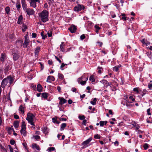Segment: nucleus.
I'll return each mask as SVG.
<instances>
[{"mask_svg":"<svg viewBox=\"0 0 152 152\" xmlns=\"http://www.w3.org/2000/svg\"><path fill=\"white\" fill-rule=\"evenodd\" d=\"M24 42L23 43V48H26L27 47V46L29 45V42L30 40L28 39L26 37H25Z\"/></svg>","mask_w":152,"mask_h":152,"instance_id":"7","label":"nucleus"},{"mask_svg":"<svg viewBox=\"0 0 152 152\" xmlns=\"http://www.w3.org/2000/svg\"><path fill=\"white\" fill-rule=\"evenodd\" d=\"M98 69H99V70L98 71V73L99 74H100L102 72V67H98Z\"/></svg>","mask_w":152,"mask_h":152,"instance_id":"41","label":"nucleus"},{"mask_svg":"<svg viewBox=\"0 0 152 152\" xmlns=\"http://www.w3.org/2000/svg\"><path fill=\"white\" fill-rule=\"evenodd\" d=\"M94 77L93 75H91L90 76L89 79V80L92 82H94L95 81Z\"/></svg>","mask_w":152,"mask_h":152,"instance_id":"32","label":"nucleus"},{"mask_svg":"<svg viewBox=\"0 0 152 152\" xmlns=\"http://www.w3.org/2000/svg\"><path fill=\"white\" fill-rule=\"evenodd\" d=\"M48 36L49 37H51L52 36V33L51 31H50V32H48L47 33Z\"/></svg>","mask_w":152,"mask_h":152,"instance_id":"57","label":"nucleus"},{"mask_svg":"<svg viewBox=\"0 0 152 152\" xmlns=\"http://www.w3.org/2000/svg\"><path fill=\"white\" fill-rule=\"evenodd\" d=\"M14 79L10 76H8L7 78L4 79L2 81L1 86L4 88L8 84V86H10L13 83Z\"/></svg>","mask_w":152,"mask_h":152,"instance_id":"2","label":"nucleus"},{"mask_svg":"<svg viewBox=\"0 0 152 152\" xmlns=\"http://www.w3.org/2000/svg\"><path fill=\"white\" fill-rule=\"evenodd\" d=\"M66 124L65 123L62 124L61 126L60 130L62 131L64 130V128L66 126Z\"/></svg>","mask_w":152,"mask_h":152,"instance_id":"26","label":"nucleus"},{"mask_svg":"<svg viewBox=\"0 0 152 152\" xmlns=\"http://www.w3.org/2000/svg\"><path fill=\"white\" fill-rule=\"evenodd\" d=\"M34 137L35 139L37 140L39 139L40 138V137L38 135H35L34 136Z\"/></svg>","mask_w":152,"mask_h":152,"instance_id":"53","label":"nucleus"},{"mask_svg":"<svg viewBox=\"0 0 152 152\" xmlns=\"http://www.w3.org/2000/svg\"><path fill=\"white\" fill-rule=\"evenodd\" d=\"M61 87L59 86H57V89L58 91V92L59 93L61 92Z\"/></svg>","mask_w":152,"mask_h":152,"instance_id":"60","label":"nucleus"},{"mask_svg":"<svg viewBox=\"0 0 152 152\" xmlns=\"http://www.w3.org/2000/svg\"><path fill=\"white\" fill-rule=\"evenodd\" d=\"M6 57V56L5 54L4 53H2L1 54V56L0 58V61H2V62H3L4 59Z\"/></svg>","mask_w":152,"mask_h":152,"instance_id":"24","label":"nucleus"},{"mask_svg":"<svg viewBox=\"0 0 152 152\" xmlns=\"http://www.w3.org/2000/svg\"><path fill=\"white\" fill-rule=\"evenodd\" d=\"M32 148H36L38 150H40V148L39 146L36 143H33L32 144Z\"/></svg>","mask_w":152,"mask_h":152,"instance_id":"23","label":"nucleus"},{"mask_svg":"<svg viewBox=\"0 0 152 152\" xmlns=\"http://www.w3.org/2000/svg\"><path fill=\"white\" fill-rule=\"evenodd\" d=\"M84 8L85 7L83 5L78 4L74 7L73 10L75 12H79L84 9Z\"/></svg>","mask_w":152,"mask_h":152,"instance_id":"5","label":"nucleus"},{"mask_svg":"<svg viewBox=\"0 0 152 152\" xmlns=\"http://www.w3.org/2000/svg\"><path fill=\"white\" fill-rule=\"evenodd\" d=\"M135 98L134 96H129L128 99L127 100V102H132L135 101Z\"/></svg>","mask_w":152,"mask_h":152,"instance_id":"16","label":"nucleus"},{"mask_svg":"<svg viewBox=\"0 0 152 152\" xmlns=\"http://www.w3.org/2000/svg\"><path fill=\"white\" fill-rule=\"evenodd\" d=\"M55 58L60 63H61V60H60L58 57H57L56 56H55Z\"/></svg>","mask_w":152,"mask_h":152,"instance_id":"61","label":"nucleus"},{"mask_svg":"<svg viewBox=\"0 0 152 152\" xmlns=\"http://www.w3.org/2000/svg\"><path fill=\"white\" fill-rule=\"evenodd\" d=\"M5 10L6 13L8 14L10 11V8L9 7H7L5 8Z\"/></svg>","mask_w":152,"mask_h":152,"instance_id":"35","label":"nucleus"},{"mask_svg":"<svg viewBox=\"0 0 152 152\" xmlns=\"http://www.w3.org/2000/svg\"><path fill=\"white\" fill-rule=\"evenodd\" d=\"M50 80L52 81H54L55 80V78L53 76H49L47 77L46 82H50L49 81V80Z\"/></svg>","mask_w":152,"mask_h":152,"instance_id":"17","label":"nucleus"},{"mask_svg":"<svg viewBox=\"0 0 152 152\" xmlns=\"http://www.w3.org/2000/svg\"><path fill=\"white\" fill-rule=\"evenodd\" d=\"M99 124L101 126H102L104 124V121H100L99 122Z\"/></svg>","mask_w":152,"mask_h":152,"instance_id":"54","label":"nucleus"},{"mask_svg":"<svg viewBox=\"0 0 152 152\" xmlns=\"http://www.w3.org/2000/svg\"><path fill=\"white\" fill-rule=\"evenodd\" d=\"M24 107L22 105H20L19 108V110L20 112L21 113L23 114L25 111L24 110Z\"/></svg>","mask_w":152,"mask_h":152,"instance_id":"18","label":"nucleus"},{"mask_svg":"<svg viewBox=\"0 0 152 152\" xmlns=\"http://www.w3.org/2000/svg\"><path fill=\"white\" fill-rule=\"evenodd\" d=\"M100 137V136L98 134H96L94 136V138L96 139H99Z\"/></svg>","mask_w":152,"mask_h":152,"instance_id":"42","label":"nucleus"},{"mask_svg":"<svg viewBox=\"0 0 152 152\" xmlns=\"http://www.w3.org/2000/svg\"><path fill=\"white\" fill-rule=\"evenodd\" d=\"M85 118V117L84 115H80L79 116V118L81 120H83Z\"/></svg>","mask_w":152,"mask_h":152,"instance_id":"45","label":"nucleus"},{"mask_svg":"<svg viewBox=\"0 0 152 152\" xmlns=\"http://www.w3.org/2000/svg\"><path fill=\"white\" fill-rule=\"evenodd\" d=\"M121 19L124 20H129V18H128L125 17H122L121 18Z\"/></svg>","mask_w":152,"mask_h":152,"instance_id":"56","label":"nucleus"},{"mask_svg":"<svg viewBox=\"0 0 152 152\" xmlns=\"http://www.w3.org/2000/svg\"><path fill=\"white\" fill-rule=\"evenodd\" d=\"M100 82L104 85V86L107 87L108 86H110L109 83L108 81L105 80H102L100 81Z\"/></svg>","mask_w":152,"mask_h":152,"instance_id":"12","label":"nucleus"},{"mask_svg":"<svg viewBox=\"0 0 152 152\" xmlns=\"http://www.w3.org/2000/svg\"><path fill=\"white\" fill-rule=\"evenodd\" d=\"M146 41V40L145 39H144L141 40V42L142 44H145Z\"/></svg>","mask_w":152,"mask_h":152,"instance_id":"64","label":"nucleus"},{"mask_svg":"<svg viewBox=\"0 0 152 152\" xmlns=\"http://www.w3.org/2000/svg\"><path fill=\"white\" fill-rule=\"evenodd\" d=\"M42 97L46 99L48 97V94L46 93H43L42 94Z\"/></svg>","mask_w":152,"mask_h":152,"instance_id":"31","label":"nucleus"},{"mask_svg":"<svg viewBox=\"0 0 152 152\" xmlns=\"http://www.w3.org/2000/svg\"><path fill=\"white\" fill-rule=\"evenodd\" d=\"M95 28L96 29L99 30L100 29V28L98 26L95 25L94 26Z\"/></svg>","mask_w":152,"mask_h":152,"instance_id":"62","label":"nucleus"},{"mask_svg":"<svg viewBox=\"0 0 152 152\" xmlns=\"http://www.w3.org/2000/svg\"><path fill=\"white\" fill-rule=\"evenodd\" d=\"M32 38H35L37 37V34L35 33H33L32 34Z\"/></svg>","mask_w":152,"mask_h":152,"instance_id":"59","label":"nucleus"},{"mask_svg":"<svg viewBox=\"0 0 152 152\" xmlns=\"http://www.w3.org/2000/svg\"><path fill=\"white\" fill-rule=\"evenodd\" d=\"M58 77L59 79H63L64 78V76L62 74L58 73Z\"/></svg>","mask_w":152,"mask_h":152,"instance_id":"36","label":"nucleus"},{"mask_svg":"<svg viewBox=\"0 0 152 152\" xmlns=\"http://www.w3.org/2000/svg\"><path fill=\"white\" fill-rule=\"evenodd\" d=\"M55 149V148L53 147H49L48 148V150L50 152L54 151Z\"/></svg>","mask_w":152,"mask_h":152,"instance_id":"43","label":"nucleus"},{"mask_svg":"<svg viewBox=\"0 0 152 152\" xmlns=\"http://www.w3.org/2000/svg\"><path fill=\"white\" fill-rule=\"evenodd\" d=\"M57 117H55L52 118V121L54 123L59 124V122L57 121Z\"/></svg>","mask_w":152,"mask_h":152,"instance_id":"25","label":"nucleus"},{"mask_svg":"<svg viewBox=\"0 0 152 152\" xmlns=\"http://www.w3.org/2000/svg\"><path fill=\"white\" fill-rule=\"evenodd\" d=\"M21 7L20 4L17 3L16 4V7L17 10H19Z\"/></svg>","mask_w":152,"mask_h":152,"instance_id":"50","label":"nucleus"},{"mask_svg":"<svg viewBox=\"0 0 152 152\" xmlns=\"http://www.w3.org/2000/svg\"><path fill=\"white\" fill-rule=\"evenodd\" d=\"M92 140V137H90L89 139H88L86 140L83 142L82 143V145H87L88 144H89L90 142Z\"/></svg>","mask_w":152,"mask_h":152,"instance_id":"15","label":"nucleus"},{"mask_svg":"<svg viewBox=\"0 0 152 152\" xmlns=\"http://www.w3.org/2000/svg\"><path fill=\"white\" fill-rule=\"evenodd\" d=\"M150 110H151L150 108L148 109L147 110V114L148 115H151V113L150 112Z\"/></svg>","mask_w":152,"mask_h":152,"instance_id":"51","label":"nucleus"},{"mask_svg":"<svg viewBox=\"0 0 152 152\" xmlns=\"http://www.w3.org/2000/svg\"><path fill=\"white\" fill-rule=\"evenodd\" d=\"M8 146L9 147L10 151L11 152H13V148H12L11 146L10 145H9Z\"/></svg>","mask_w":152,"mask_h":152,"instance_id":"58","label":"nucleus"},{"mask_svg":"<svg viewBox=\"0 0 152 152\" xmlns=\"http://www.w3.org/2000/svg\"><path fill=\"white\" fill-rule=\"evenodd\" d=\"M129 97V95H126L124 97V99L126 100V102H127V100L128 99Z\"/></svg>","mask_w":152,"mask_h":152,"instance_id":"46","label":"nucleus"},{"mask_svg":"<svg viewBox=\"0 0 152 152\" xmlns=\"http://www.w3.org/2000/svg\"><path fill=\"white\" fill-rule=\"evenodd\" d=\"M48 128L46 127H44L42 129L43 132L45 134H47L48 132Z\"/></svg>","mask_w":152,"mask_h":152,"instance_id":"30","label":"nucleus"},{"mask_svg":"<svg viewBox=\"0 0 152 152\" xmlns=\"http://www.w3.org/2000/svg\"><path fill=\"white\" fill-rule=\"evenodd\" d=\"M143 146L145 150L147 149L148 148V145L147 143H145L144 144Z\"/></svg>","mask_w":152,"mask_h":152,"instance_id":"44","label":"nucleus"},{"mask_svg":"<svg viewBox=\"0 0 152 152\" xmlns=\"http://www.w3.org/2000/svg\"><path fill=\"white\" fill-rule=\"evenodd\" d=\"M12 67V65L11 64H7L4 69V72L5 73L7 72L9 70L11 69Z\"/></svg>","mask_w":152,"mask_h":152,"instance_id":"8","label":"nucleus"},{"mask_svg":"<svg viewBox=\"0 0 152 152\" xmlns=\"http://www.w3.org/2000/svg\"><path fill=\"white\" fill-rule=\"evenodd\" d=\"M23 9L25 12L28 15H33L34 14L35 12L33 9L26 7L25 8H24Z\"/></svg>","mask_w":152,"mask_h":152,"instance_id":"4","label":"nucleus"},{"mask_svg":"<svg viewBox=\"0 0 152 152\" xmlns=\"http://www.w3.org/2000/svg\"><path fill=\"white\" fill-rule=\"evenodd\" d=\"M14 117L15 119H18L19 118V116L16 114H15L14 115Z\"/></svg>","mask_w":152,"mask_h":152,"instance_id":"52","label":"nucleus"},{"mask_svg":"<svg viewBox=\"0 0 152 152\" xmlns=\"http://www.w3.org/2000/svg\"><path fill=\"white\" fill-rule=\"evenodd\" d=\"M26 128L23 129V128H22L21 130L20 131L21 134L24 137L26 136Z\"/></svg>","mask_w":152,"mask_h":152,"instance_id":"14","label":"nucleus"},{"mask_svg":"<svg viewBox=\"0 0 152 152\" xmlns=\"http://www.w3.org/2000/svg\"><path fill=\"white\" fill-rule=\"evenodd\" d=\"M147 92V91L145 89H144L142 91V94H141L142 96V97L143 96L145 95L146 93V92Z\"/></svg>","mask_w":152,"mask_h":152,"instance_id":"38","label":"nucleus"},{"mask_svg":"<svg viewBox=\"0 0 152 152\" xmlns=\"http://www.w3.org/2000/svg\"><path fill=\"white\" fill-rule=\"evenodd\" d=\"M58 99L60 100L59 104L61 105H62L63 104L65 103L67 101L66 99L62 97H59Z\"/></svg>","mask_w":152,"mask_h":152,"instance_id":"9","label":"nucleus"},{"mask_svg":"<svg viewBox=\"0 0 152 152\" xmlns=\"http://www.w3.org/2000/svg\"><path fill=\"white\" fill-rule=\"evenodd\" d=\"M10 143L11 145H13L15 143V141L14 140L12 139L10 140Z\"/></svg>","mask_w":152,"mask_h":152,"instance_id":"48","label":"nucleus"},{"mask_svg":"<svg viewBox=\"0 0 152 152\" xmlns=\"http://www.w3.org/2000/svg\"><path fill=\"white\" fill-rule=\"evenodd\" d=\"M131 102H126V106L127 107H132L133 105L132 104Z\"/></svg>","mask_w":152,"mask_h":152,"instance_id":"33","label":"nucleus"},{"mask_svg":"<svg viewBox=\"0 0 152 152\" xmlns=\"http://www.w3.org/2000/svg\"><path fill=\"white\" fill-rule=\"evenodd\" d=\"M23 28L22 29V31L23 32H24L25 30L27 29V27L26 25H23Z\"/></svg>","mask_w":152,"mask_h":152,"instance_id":"40","label":"nucleus"},{"mask_svg":"<svg viewBox=\"0 0 152 152\" xmlns=\"http://www.w3.org/2000/svg\"><path fill=\"white\" fill-rule=\"evenodd\" d=\"M68 30L71 33H75L76 32L77 30L76 26L75 25H72L68 29Z\"/></svg>","mask_w":152,"mask_h":152,"instance_id":"10","label":"nucleus"},{"mask_svg":"<svg viewBox=\"0 0 152 152\" xmlns=\"http://www.w3.org/2000/svg\"><path fill=\"white\" fill-rule=\"evenodd\" d=\"M48 11L46 10H44L38 13L39 18L43 23H45L48 20Z\"/></svg>","mask_w":152,"mask_h":152,"instance_id":"1","label":"nucleus"},{"mask_svg":"<svg viewBox=\"0 0 152 152\" xmlns=\"http://www.w3.org/2000/svg\"><path fill=\"white\" fill-rule=\"evenodd\" d=\"M19 121H15L13 123V126L15 128H17L19 126Z\"/></svg>","mask_w":152,"mask_h":152,"instance_id":"19","label":"nucleus"},{"mask_svg":"<svg viewBox=\"0 0 152 152\" xmlns=\"http://www.w3.org/2000/svg\"><path fill=\"white\" fill-rule=\"evenodd\" d=\"M23 19V16L22 15H20L19 16L18 20V23L19 24H21L22 23V20Z\"/></svg>","mask_w":152,"mask_h":152,"instance_id":"21","label":"nucleus"},{"mask_svg":"<svg viewBox=\"0 0 152 152\" xmlns=\"http://www.w3.org/2000/svg\"><path fill=\"white\" fill-rule=\"evenodd\" d=\"M97 101L96 98H94L92 101H91L90 103L93 105H95L96 104V102Z\"/></svg>","mask_w":152,"mask_h":152,"instance_id":"29","label":"nucleus"},{"mask_svg":"<svg viewBox=\"0 0 152 152\" xmlns=\"http://www.w3.org/2000/svg\"><path fill=\"white\" fill-rule=\"evenodd\" d=\"M23 128V129L24 128H26L25 122L24 121H23L22 122L21 128Z\"/></svg>","mask_w":152,"mask_h":152,"instance_id":"37","label":"nucleus"},{"mask_svg":"<svg viewBox=\"0 0 152 152\" xmlns=\"http://www.w3.org/2000/svg\"><path fill=\"white\" fill-rule=\"evenodd\" d=\"M86 37L84 34H82L80 36V39L81 40H83Z\"/></svg>","mask_w":152,"mask_h":152,"instance_id":"49","label":"nucleus"},{"mask_svg":"<svg viewBox=\"0 0 152 152\" xmlns=\"http://www.w3.org/2000/svg\"><path fill=\"white\" fill-rule=\"evenodd\" d=\"M40 48L39 46L37 47L35 50L34 54L36 56H37L38 55L39 52L40 51Z\"/></svg>","mask_w":152,"mask_h":152,"instance_id":"13","label":"nucleus"},{"mask_svg":"<svg viewBox=\"0 0 152 152\" xmlns=\"http://www.w3.org/2000/svg\"><path fill=\"white\" fill-rule=\"evenodd\" d=\"M35 117L34 114L32 113H28L27 114V117L26 120L28 121L29 124L31 125L34 126V123L33 122L34 118Z\"/></svg>","mask_w":152,"mask_h":152,"instance_id":"3","label":"nucleus"},{"mask_svg":"<svg viewBox=\"0 0 152 152\" xmlns=\"http://www.w3.org/2000/svg\"><path fill=\"white\" fill-rule=\"evenodd\" d=\"M40 3L39 0H31L30 2V6L34 8H35L37 7L36 2Z\"/></svg>","mask_w":152,"mask_h":152,"instance_id":"6","label":"nucleus"},{"mask_svg":"<svg viewBox=\"0 0 152 152\" xmlns=\"http://www.w3.org/2000/svg\"><path fill=\"white\" fill-rule=\"evenodd\" d=\"M120 66H115L114 68H113V70L115 71V72H117L119 68L120 67Z\"/></svg>","mask_w":152,"mask_h":152,"instance_id":"39","label":"nucleus"},{"mask_svg":"<svg viewBox=\"0 0 152 152\" xmlns=\"http://www.w3.org/2000/svg\"><path fill=\"white\" fill-rule=\"evenodd\" d=\"M21 4L22 7L23 9L27 7L26 5V1L25 0H21Z\"/></svg>","mask_w":152,"mask_h":152,"instance_id":"27","label":"nucleus"},{"mask_svg":"<svg viewBox=\"0 0 152 152\" xmlns=\"http://www.w3.org/2000/svg\"><path fill=\"white\" fill-rule=\"evenodd\" d=\"M64 45H65L64 44V42H62L61 44L60 45V49L61 51L63 52H64L65 51V50L64 48Z\"/></svg>","mask_w":152,"mask_h":152,"instance_id":"20","label":"nucleus"},{"mask_svg":"<svg viewBox=\"0 0 152 152\" xmlns=\"http://www.w3.org/2000/svg\"><path fill=\"white\" fill-rule=\"evenodd\" d=\"M133 91H134L136 92L137 93L139 92V88H135L133 89Z\"/></svg>","mask_w":152,"mask_h":152,"instance_id":"47","label":"nucleus"},{"mask_svg":"<svg viewBox=\"0 0 152 152\" xmlns=\"http://www.w3.org/2000/svg\"><path fill=\"white\" fill-rule=\"evenodd\" d=\"M42 87L41 85L38 84L37 86V91L39 92H41L42 91Z\"/></svg>","mask_w":152,"mask_h":152,"instance_id":"22","label":"nucleus"},{"mask_svg":"<svg viewBox=\"0 0 152 152\" xmlns=\"http://www.w3.org/2000/svg\"><path fill=\"white\" fill-rule=\"evenodd\" d=\"M44 31H42L41 33V35L42 36V39H45V38L47 37V36L46 34L44 35Z\"/></svg>","mask_w":152,"mask_h":152,"instance_id":"34","label":"nucleus"},{"mask_svg":"<svg viewBox=\"0 0 152 152\" xmlns=\"http://www.w3.org/2000/svg\"><path fill=\"white\" fill-rule=\"evenodd\" d=\"M148 88L149 89H151V88H152V83L148 84Z\"/></svg>","mask_w":152,"mask_h":152,"instance_id":"63","label":"nucleus"},{"mask_svg":"<svg viewBox=\"0 0 152 152\" xmlns=\"http://www.w3.org/2000/svg\"><path fill=\"white\" fill-rule=\"evenodd\" d=\"M19 58V56L16 53H14L13 55V58L15 61L17 60Z\"/></svg>","mask_w":152,"mask_h":152,"instance_id":"28","label":"nucleus"},{"mask_svg":"<svg viewBox=\"0 0 152 152\" xmlns=\"http://www.w3.org/2000/svg\"><path fill=\"white\" fill-rule=\"evenodd\" d=\"M83 77H84L83 76H82L80 78H79L78 80V83H80V84L82 85H84V84H85L86 83V81L88 80V77H87L86 78V80L82 81L81 82H80V80L81 79H83Z\"/></svg>","mask_w":152,"mask_h":152,"instance_id":"11","label":"nucleus"},{"mask_svg":"<svg viewBox=\"0 0 152 152\" xmlns=\"http://www.w3.org/2000/svg\"><path fill=\"white\" fill-rule=\"evenodd\" d=\"M65 65H67V64H64V63L62 64L60 66V68L61 70H63V69H62V68L64 67Z\"/></svg>","mask_w":152,"mask_h":152,"instance_id":"55","label":"nucleus"}]
</instances>
